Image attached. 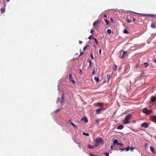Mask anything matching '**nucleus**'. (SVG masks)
I'll return each instance as SVG.
<instances>
[{
    "label": "nucleus",
    "mask_w": 156,
    "mask_h": 156,
    "mask_svg": "<svg viewBox=\"0 0 156 156\" xmlns=\"http://www.w3.org/2000/svg\"><path fill=\"white\" fill-rule=\"evenodd\" d=\"M131 115H129L126 116L124 120L123 121V123L126 124L130 123V118Z\"/></svg>",
    "instance_id": "1"
},
{
    "label": "nucleus",
    "mask_w": 156,
    "mask_h": 156,
    "mask_svg": "<svg viewBox=\"0 0 156 156\" xmlns=\"http://www.w3.org/2000/svg\"><path fill=\"white\" fill-rule=\"evenodd\" d=\"M96 144L95 145V146H97L99 144H103V141L102 138H98L95 140Z\"/></svg>",
    "instance_id": "2"
},
{
    "label": "nucleus",
    "mask_w": 156,
    "mask_h": 156,
    "mask_svg": "<svg viewBox=\"0 0 156 156\" xmlns=\"http://www.w3.org/2000/svg\"><path fill=\"white\" fill-rule=\"evenodd\" d=\"M134 13H136V14H137L140 15V16H154V15H151L146 14H141V13H136V12H134Z\"/></svg>",
    "instance_id": "3"
},
{
    "label": "nucleus",
    "mask_w": 156,
    "mask_h": 156,
    "mask_svg": "<svg viewBox=\"0 0 156 156\" xmlns=\"http://www.w3.org/2000/svg\"><path fill=\"white\" fill-rule=\"evenodd\" d=\"M110 77L109 75H108L106 76H105V82H108L110 79Z\"/></svg>",
    "instance_id": "4"
},
{
    "label": "nucleus",
    "mask_w": 156,
    "mask_h": 156,
    "mask_svg": "<svg viewBox=\"0 0 156 156\" xmlns=\"http://www.w3.org/2000/svg\"><path fill=\"white\" fill-rule=\"evenodd\" d=\"M63 95L62 96L61 98H58L57 101V102H60L61 103H62L63 102Z\"/></svg>",
    "instance_id": "5"
},
{
    "label": "nucleus",
    "mask_w": 156,
    "mask_h": 156,
    "mask_svg": "<svg viewBox=\"0 0 156 156\" xmlns=\"http://www.w3.org/2000/svg\"><path fill=\"white\" fill-rule=\"evenodd\" d=\"M69 79L70 81H71L73 84H74L75 83V81L73 80L72 76L71 74H70L69 76Z\"/></svg>",
    "instance_id": "6"
},
{
    "label": "nucleus",
    "mask_w": 156,
    "mask_h": 156,
    "mask_svg": "<svg viewBox=\"0 0 156 156\" xmlns=\"http://www.w3.org/2000/svg\"><path fill=\"white\" fill-rule=\"evenodd\" d=\"M148 126V124L146 122L143 123L141 125V126L144 128H147Z\"/></svg>",
    "instance_id": "7"
},
{
    "label": "nucleus",
    "mask_w": 156,
    "mask_h": 156,
    "mask_svg": "<svg viewBox=\"0 0 156 156\" xmlns=\"http://www.w3.org/2000/svg\"><path fill=\"white\" fill-rule=\"evenodd\" d=\"M104 109V108H103L102 107H101L100 108L96 110V113L97 114H99L100 113L101 111V110H103Z\"/></svg>",
    "instance_id": "8"
},
{
    "label": "nucleus",
    "mask_w": 156,
    "mask_h": 156,
    "mask_svg": "<svg viewBox=\"0 0 156 156\" xmlns=\"http://www.w3.org/2000/svg\"><path fill=\"white\" fill-rule=\"evenodd\" d=\"M151 100L153 102L156 101V98L154 96H151Z\"/></svg>",
    "instance_id": "9"
},
{
    "label": "nucleus",
    "mask_w": 156,
    "mask_h": 156,
    "mask_svg": "<svg viewBox=\"0 0 156 156\" xmlns=\"http://www.w3.org/2000/svg\"><path fill=\"white\" fill-rule=\"evenodd\" d=\"M122 55L121 56V58H124V55L125 54H126L127 52L126 51L125 52L123 51H122L121 52V54H122Z\"/></svg>",
    "instance_id": "10"
},
{
    "label": "nucleus",
    "mask_w": 156,
    "mask_h": 156,
    "mask_svg": "<svg viewBox=\"0 0 156 156\" xmlns=\"http://www.w3.org/2000/svg\"><path fill=\"white\" fill-rule=\"evenodd\" d=\"M81 120L82 121H84L85 123H87L88 122V120L87 118L86 117H84Z\"/></svg>",
    "instance_id": "11"
},
{
    "label": "nucleus",
    "mask_w": 156,
    "mask_h": 156,
    "mask_svg": "<svg viewBox=\"0 0 156 156\" xmlns=\"http://www.w3.org/2000/svg\"><path fill=\"white\" fill-rule=\"evenodd\" d=\"M113 144L114 145H115L116 144H117V145L119 144V143L118 142V140H115L113 141Z\"/></svg>",
    "instance_id": "12"
},
{
    "label": "nucleus",
    "mask_w": 156,
    "mask_h": 156,
    "mask_svg": "<svg viewBox=\"0 0 156 156\" xmlns=\"http://www.w3.org/2000/svg\"><path fill=\"white\" fill-rule=\"evenodd\" d=\"M87 147L89 149H93L95 148V147L94 146H91L90 144L88 145Z\"/></svg>",
    "instance_id": "13"
},
{
    "label": "nucleus",
    "mask_w": 156,
    "mask_h": 156,
    "mask_svg": "<svg viewBox=\"0 0 156 156\" xmlns=\"http://www.w3.org/2000/svg\"><path fill=\"white\" fill-rule=\"evenodd\" d=\"M143 112L144 113L147 114L148 112V109L146 108H144L143 109Z\"/></svg>",
    "instance_id": "14"
},
{
    "label": "nucleus",
    "mask_w": 156,
    "mask_h": 156,
    "mask_svg": "<svg viewBox=\"0 0 156 156\" xmlns=\"http://www.w3.org/2000/svg\"><path fill=\"white\" fill-rule=\"evenodd\" d=\"M150 149L151 151H152V153H153L154 154L155 153V152L154 151V149L153 147H152L151 146H150Z\"/></svg>",
    "instance_id": "15"
},
{
    "label": "nucleus",
    "mask_w": 156,
    "mask_h": 156,
    "mask_svg": "<svg viewBox=\"0 0 156 156\" xmlns=\"http://www.w3.org/2000/svg\"><path fill=\"white\" fill-rule=\"evenodd\" d=\"M123 126L122 125H119V126H118L117 128L118 129H122L123 128Z\"/></svg>",
    "instance_id": "16"
},
{
    "label": "nucleus",
    "mask_w": 156,
    "mask_h": 156,
    "mask_svg": "<svg viewBox=\"0 0 156 156\" xmlns=\"http://www.w3.org/2000/svg\"><path fill=\"white\" fill-rule=\"evenodd\" d=\"M153 121L154 122H156V116H154L152 117Z\"/></svg>",
    "instance_id": "17"
},
{
    "label": "nucleus",
    "mask_w": 156,
    "mask_h": 156,
    "mask_svg": "<svg viewBox=\"0 0 156 156\" xmlns=\"http://www.w3.org/2000/svg\"><path fill=\"white\" fill-rule=\"evenodd\" d=\"M94 79L97 83H98L99 82V79L98 77L96 76L94 77Z\"/></svg>",
    "instance_id": "18"
},
{
    "label": "nucleus",
    "mask_w": 156,
    "mask_h": 156,
    "mask_svg": "<svg viewBox=\"0 0 156 156\" xmlns=\"http://www.w3.org/2000/svg\"><path fill=\"white\" fill-rule=\"evenodd\" d=\"M70 123L75 128H76L77 126H76L74 124H73L72 122H70Z\"/></svg>",
    "instance_id": "19"
},
{
    "label": "nucleus",
    "mask_w": 156,
    "mask_h": 156,
    "mask_svg": "<svg viewBox=\"0 0 156 156\" xmlns=\"http://www.w3.org/2000/svg\"><path fill=\"white\" fill-rule=\"evenodd\" d=\"M107 32L109 34H110L112 33V30H111L109 29L107 30Z\"/></svg>",
    "instance_id": "20"
},
{
    "label": "nucleus",
    "mask_w": 156,
    "mask_h": 156,
    "mask_svg": "<svg viewBox=\"0 0 156 156\" xmlns=\"http://www.w3.org/2000/svg\"><path fill=\"white\" fill-rule=\"evenodd\" d=\"M148 64L147 62H145L144 63V65L145 67H147L148 66Z\"/></svg>",
    "instance_id": "21"
},
{
    "label": "nucleus",
    "mask_w": 156,
    "mask_h": 156,
    "mask_svg": "<svg viewBox=\"0 0 156 156\" xmlns=\"http://www.w3.org/2000/svg\"><path fill=\"white\" fill-rule=\"evenodd\" d=\"M151 112H152V111L151 110H148V112H147V114L149 115V114H151Z\"/></svg>",
    "instance_id": "22"
},
{
    "label": "nucleus",
    "mask_w": 156,
    "mask_h": 156,
    "mask_svg": "<svg viewBox=\"0 0 156 156\" xmlns=\"http://www.w3.org/2000/svg\"><path fill=\"white\" fill-rule=\"evenodd\" d=\"M98 22L97 21H95V22H94V23H93V26H95L96 25V24H98Z\"/></svg>",
    "instance_id": "23"
},
{
    "label": "nucleus",
    "mask_w": 156,
    "mask_h": 156,
    "mask_svg": "<svg viewBox=\"0 0 156 156\" xmlns=\"http://www.w3.org/2000/svg\"><path fill=\"white\" fill-rule=\"evenodd\" d=\"M123 33L125 34H127L128 33V31L126 30L125 29L123 31Z\"/></svg>",
    "instance_id": "24"
},
{
    "label": "nucleus",
    "mask_w": 156,
    "mask_h": 156,
    "mask_svg": "<svg viewBox=\"0 0 156 156\" xmlns=\"http://www.w3.org/2000/svg\"><path fill=\"white\" fill-rule=\"evenodd\" d=\"M94 40L95 42L96 43V44H98V41L95 38H94Z\"/></svg>",
    "instance_id": "25"
},
{
    "label": "nucleus",
    "mask_w": 156,
    "mask_h": 156,
    "mask_svg": "<svg viewBox=\"0 0 156 156\" xmlns=\"http://www.w3.org/2000/svg\"><path fill=\"white\" fill-rule=\"evenodd\" d=\"M88 61H89V63L90 66L92 64L91 61V60L90 59V60H89Z\"/></svg>",
    "instance_id": "26"
},
{
    "label": "nucleus",
    "mask_w": 156,
    "mask_h": 156,
    "mask_svg": "<svg viewBox=\"0 0 156 156\" xmlns=\"http://www.w3.org/2000/svg\"><path fill=\"white\" fill-rule=\"evenodd\" d=\"M126 149V148H123V149H120L119 150L121 151H124Z\"/></svg>",
    "instance_id": "27"
},
{
    "label": "nucleus",
    "mask_w": 156,
    "mask_h": 156,
    "mask_svg": "<svg viewBox=\"0 0 156 156\" xmlns=\"http://www.w3.org/2000/svg\"><path fill=\"white\" fill-rule=\"evenodd\" d=\"M83 134H84V135H87V136H89V134L88 133H85L84 132H83Z\"/></svg>",
    "instance_id": "28"
},
{
    "label": "nucleus",
    "mask_w": 156,
    "mask_h": 156,
    "mask_svg": "<svg viewBox=\"0 0 156 156\" xmlns=\"http://www.w3.org/2000/svg\"><path fill=\"white\" fill-rule=\"evenodd\" d=\"M126 21H127V22L128 23H130L131 22V21L129 20H126Z\"/></svg>",
    "instance_id": "29"
},
{
    "label": "nucleus",
    "mask_w": 156,
    "mask_h": 156,
    "mask_svg": "<svg viewBox=\"0 0 156 156\" xmlns=\"http://www.w3.org/2000/svg\"><path fill=\"white\" fill-rule=\"evenodd\" d=\"M105 154L106 156H108L109 155V154L108 153H105Z\"/></svg>",
    "instance_id": "30"
},
{
    "label": "nucleus",
    "mask_w": 156,
    "mask_h": 156,
    "mask_svg": "<svg viewBox=\"0 0 156 156\" xmlns=\"http://www.w3.org/2000/svg\"><path fill=\"white\" fill-rule=\"evenodd\" d=\"M91 58L92 59H94V57L93 56V54H91Z\"/></svg>",
    "instance_id": "31"
},
{
    "label": "nucleus",
    "mask_w": 156,
    "mask_h": 156,
    "mask_svg": "<svg viewBox=\"0 0 156 156\" xmlns=\"http://www.w3.org/2000/svg\"><path fill=\"white\" fill-rule=\"evenodd\" d=\"M96 72V70H94V69L93 70V72H92V74H94Z\"/></svg>",
    "instance_id": "32"
},
{
    "label": "nucleus",
    "mask_w": 156,
    "mask_h": 156,
    "mask_svg": "<svg viewBox=\"0 0 156 156\" xmlns=\"http://www.w3.org/2000/svg\"><path fill=\"white\" fill-rule=\"evenodd\" d=\"M126 151H128L129 150V147H128L126 149Z\"/></svg>",
    "instance_id": "33"
},
{
    "label": "nucleus",
    "mask_w": 156,
    "mask_h": 156,
    "mask_svg": "<svg viewBox=\"0 0 156 156\" xmlns=\"http://www.w3.org/2000/svg\"><path fill=\"white\" fill-rule=\"evenodd\" d=\"M105 21L106 22V23H107V24H108V22L107 20H105Z\"/></svg>",
    "instance_id": "34"
},
{
    "label": "nucleus",
    "mask_w": 156,
    "mask_h": 156,
    "mask_svg": "<svg viewBox=\"0 0 156 156\" xmlns=\"http://www.w3.org/2000/svg\"><path fill=\"white\" fill-rule=\"evenodd\" d=\"M90 156H97V155H94L92 154H90Z\"/></svg>",
    "instance_id": "35"
},
{
    "label": "nucleus",
    "mask_w": 156,
    "mask_h": 156,
    "mask_svg": "<svg viewBox=\"0 0 156 156\" xmlns=\"http://www.w3.org/2000/svg\"><path fill=\"white\" fill-rule=\"evenodd\" d=\"M101 49H100L99 50V53L100 54H101Z\"/></svg>",
    "instance_id": "36"
},
{
    "label": "nucleus",
    "mask_w": 156,
    "mask_h": 156,
    "mask_svg": "<svg viewBox=\"0 0 156 156\" xmlns=\"http://www.w3.org/2000/svg\"><path fill=\"white\" fill-rule=\"evenodd\" d=\"M1 11H2V12H4V11H5L4 9H1Z\"/></svg>",
    "instance_id": "37"
},
{
    "label": "nucleus",
    "mask_w": 156,
    "mask_h": 156,
    "mask_svg": "<svg viewBox=\"0 0 156 156\" xmlns=\"http://www.w3.org/2000/svg\"><path fill=\"white\" fill-rule=\"evenodd\" d=\"M118 145H119L121 146H123V144H122L121 143H119V144H118Z\"/></svg>",
    "instance_id": "38"
},
{
    "label": "nucleus",
    "mask_w": 156,
    "mask_h": 156,
    "mask_svg": "<svg viewBox=\"0 0 156 156\" xmlns=\"http://www.w3.org/2000/svg\"><path fill=\"white\" fill-rule=\"evenodd\" d=\"M91 38V36H89V37H88V38L89 39H90Z\"/></svg>",
    "instance_id": "39"
},
{
    "label": "nucleus",
    "mask_w": 156,
    "mask_h": 156,
    "mask_svg": "<svg viewBox=\"0 0 156 156\" xmlns=\"http://www.w3.org/2000/svg\"><path fill=\"white\" fill-rule=\"evenodd\" d=\"M79 43H80V44H81L82 43V41H79Z\"/></svg>",
    "instance_id": "40"
},
{
    "label": "nucleus",
    "mask_w": 156,
    "mask_h": 156,
    "mask_svg": "<svg viewBox=\"0 0 156 156\" xmlns=\"http://www.w3.org/2000/svg\"><path fill=\"white\" fill-rule=\"evenodd\" d=\"M110 20H111L112 22H113V19H112V18H110Z\"/></svg>",
    "instance_id": "41"
},
{
    "label": "nucleus",
    "mask_w": 156,
    "mask_h": 156,
    "mask_svg": "<svg viewBox=\"0 0 156 156\" xmlns=\"http://www.w3.org/2000/svg\"><path fill=\"white\" fill-rule=\"evenodd\" d=\"M151 27L152 28H154V26L153 25V24H152L151 25Z\"/></svg>",
    "instance_id": "42"
},
{
    "label": "nucleus",
    "mask_w": 156,
    "mask_h": 156,
    "mask_svg": "<svg viewBox=\"0 0 156 156\" xmlns=\"http://www.w3.org/2000/svg\"><path fill=\"white\" fill-rule=\"evenodd\" d=\"M93 30H90V33H93Z\"/></svg>",
    "instance_id": "43"
},
{
    "label": "nucleus",
    "mask_w": 156,
    "mask_h": 156,
    "mask_svg": "<svg viewBox=\"0 0 156 156\" xmlns=\"http://www.w3.org/2000/svg\"><path fill=\"white\" fill-rule=\"evenodd\" d=\"M154 62L156 63V59H154L153 60Z\"/></svg>",
    "instance_id": "44"
},
{
    "label": "nucleus",
    "mask_w": 156,
    "mask_h": 156,
    "mask_svg": "<svg viewBox=\"0 0 156 156\" xmlns=\"http://www.w3.org/2000/svg\"><path fill=\"white\" fill-rule=\"evenodd\" d=\"M87 47H84L83 48V50H85L86 48H87Z\"/></svg>",
    "instance_id": "45"
},
{
    "label": "nucleus",
    "mask_w": 156,
    "mask_h": 156,
    "mask_svg": "<svg viewBox=\"0 0 156 156\" xmlns=\"http://www.w3.org/2000/svg\"><path fill=\"white\" fill-rule=\"evenodd\" d=\"M133 21H136V20L134 18H133Z\"/></svg>",
    "instance_id": "46"
},
{
    "label": "nucleus",
    "mask_w": 156,
    "mask_h": 156,
    "mask_svg": "<svg viewBox=\"0 0 156 156\" xmlns=\"http://www.w3.org/2000/svg\"><path fill=\"white\" fill-rule=\"evenodd\" d=\"M115 70H116V69L117 68V66L115 65Z\"/></svg>",
    "instance_id": "47"
},
{
    "label": "nucleus",
    "mask_w": 156,
    "mask_h": 156,
    "mask_svg": "<svg viewBox=\"0 0 156 156\" xmlns=\"http://www.w3.org/2000/svg\"><path fill=\"white\" fill-rule=\"evenodd\" d=\"M104 17L105 18H106L107 17V16L106 15H104Z\"/></svg>",
    "instance_id": "48"
},
{
    "label": "nucleus",
    "mask_w": 156,
    "mask_h": 156,
    "mask_svg": "<svg viewBox=\"0 0 156 156\" xmlns=\"http://www.w3.org/2000/svg\"><path fill=\"white\" fill-rule=\"evenodd\" d=\"M80 73H82V71L81 69H80Z\"/></svg>",
    "instance_id": "49"
},
{
    "label": "nucleus",
    "mask_w": 156,
    "mask_h": 156,
    "mask_svg": "<svg viewBox=\"0 0 156 156\" xmlns=\"http://www.w3.org/2000/svg\"><path fill=\"white\" fill-rule=\"evenodd\" d=\"M111 148L112 149L113 148V146H111Z\"/></svg>",
    "instance_id": "50"
},
{
    "label": "nucleus",
    "mask_w": 156,
    "mask_h": 156,
    "mask_svg": "<svg viewBox=\"0 0 156 156\" xmlns=\"http://www.w3.org/2000/svg\"><path fill=\"white\" fill-rule=\"evenodd\" d=\"M83 54V52H82V53H80V55H82V54Z\"/></svg>",
    "instance_id": "51"
},
{
    "label": "nucleus",
    "mask_w": 156,
    "mask_h": 156,
    "mask_svg": "<svg viewBox=\"0 0 156 156\" xmlns=\"http://www.w3.org/2000/svg\"><path fill=\"white\" fill-rule=\"evenodd\" d=\"M97 104L98 105H99V103H97Z\"/></svg>",
    "instance_id": "52"
},
{
    "label": "nucleus",
    "mask_w": 156,
    "mask_h": 156,
    "mask_svg": "<svg viewBox=\"0 0 156 156\" xmlns=\"http://www.w3.org/2000/svg\"><path fill=\"white\" fill-rule=\"evenodd\" d=\"M7 1L9 2V0H6Z\"/></svg>",
    "instance_id": "53"
},
{
    "label": "nucleus",
    "mask_w": 156,
    "mask_h": 156,
    "mask_svg": "<svg viewBox=\"0 0 156 156\" xmlns=\"http://www.w3.org/2000/svg\"><path fill=\"white\" fill-rule=\"evenodd\" d=\"M58 110H59V109H58V110H57V111H58Z\"/></svg>",
    "instance_id": "54"
}]
</instances>
